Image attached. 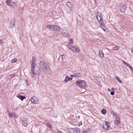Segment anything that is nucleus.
Here are the masks:
<instances>
[{
    "mask_svg": "<svg viewBox=\"0 0 133 133\" xmlns=\"http://www.w3.org/2000/svg\"><path fill=\"white\" fill-rule=\"evenodd\" d=\"M36 57L33 56L32 58L31 63V72L30 74L32 77H34L35 75H39L41 73V71L39 68L36 66L35 62Z\"/></svg>",
    "mask_w": 133,
    "mask_h": 133,
    "instance_id": "1",
    "label": "nucleus"
},
{
    "mask_svg": "<svg viewBox=\"0 0 133 133\" xmlns=\"http://www.w3.org/2000/svg\"><path fill=\"white\" fill-rule=\"evenodd\" d=\"M95 15L97 21L98 22L100 25L103 27H104V24L103 23V21L101 16V13L98 12L96 13Z\"/></svg>",
    "mask_w": 133,
    "mask_h": 133,
    "instance_id": "2",
    "label": "nucleus"
},
{
    "mask_svg": "<svg viewBox=\"0 0 133 133\" xmlns=\"http://www.w3.org/2000/svg\"><path fill=\"white\" fill-rule=\"evenodd\" d=\"M46 27L49 29L52 30L59 31L61 30V28L60 27L56 25H47Z\"/></svg>",
    "mask_w": 133,
    "mask_h": 133,
    "instance_id": "3",
    "label": "nucleus"
},
{
    "mask_svg": "<svg viewBox=\"0 0 133 133\" xmlns=\"http://www.w3.org/2000/svg\"><path fill=\"white\" fill-rule=\"evenodd\" d=\"M76 84L80 88H83L86 86V84L85 83L80 80H78L76 81Z\"/></svg>",
    "mask_w": 133,
    "mask_h": 133,
    "instance_id": "4",
    "label": "nucleus"
},
{
    "mask_svg": "<svg viewBox=\"0 0 133 133\" xmlns=\"http://www.w3.org/2000/svg\"><path fill=\"white\" fill-rule=\"evenodd\" d=\"M67 46L69 49L73 52H76L77 53L80 52V50L77 47L70 45H68Z\"/></svg>",
    "mask_w": 133,
    "mask_h": 133,
    "instance_id": "5",
    "label": "nucleus"
},
{
    "mask_svg": "<svg viewBox=\"0 0 133 133\" xmlns=\"http://www.w3.org/2000/svg\"><path fill=\"white\" fill-rule=\"evenodd\" d=\"M68 131L69 133H79L80 131V129L78 128H69Z\"/></svg>",
    "mask_w": 133,
    "mask_h": 133,
    "instance_id": "6",
    "label": "nucleus"
},
{
    "mask_svg": "<svg viewBox=\"0 0 133 133\" xmlns=\"http://www.w3.org/2000/svg\"><path fill=\"white\" fill-rule=\"evenodd\" d=\"M43 70L47 74H49L50 71V67L47 64L45 66Z\"/></svg>",
    "mask_w": 133,
    "mask_h": 133,
    "instance_id": "7",
    "label": "nucleus"
},
{
    "mask_svg": "<svg viewBox=\"0 0 133 133\" xmlns=\"http://www.w3.org/2000/svg\"><path fill=\"white\" fill-rule=\"evenodd\" d=\"M103 128L104 130H107L109 128V126L110 125V123L108 122H106L105 123L103 124Z\"/></svg>",
    "mask_w": 133,
    "mask_h": 133,
    "instance_id": "8",
    "label": "nucleus"
},
{
    "mask_svg": "<svg viewBox=\"0 0 133 133\" xmlns=\"http://www.w3.org/2000/svg\"><path fill=\"white\" fill-rule=\"evenodd\" d=\"M30 100L32 102L35 104H37L38 103L37 99L35 96L32 97Z\"/></svg>",
    "mask_w": 133,
    "mask_h": 133,
    "instance_id": "9",
    "label": "nucleus"
},
{
    "mask_svg": "<svg viewBox=\"0 0 133 133\" xmlns=\"http://www.w3.org/2000/svg\"><path fill=\"white\" fill-rule=\"evenodd\" d=\"M126 8V6L122 4H121L120 5V9L121 12H122L123 13L125 12Z\"/></svg>",
    "mask_w": 133,
    "mask_h": 133,
    "instance_id": "10",
    "label": "nucleus"
},
{
    "mask_svg": "<svg viewBox=\"0 0 133 133\" xmlns=\"http://www.w3.org/2000/svg\"><path fill=\"white\" fill-rule=\"evenodd\" d=\"M8 115L10 118H11L12 116L16 118H17L18 117V116L15 113H13L12 112L11 113L9 112Z\"/></svg>",
    "mask_w": 133,
    "mask_h": 133,
    "instance_id": "11",
    "label": "nucleus"
},
{
    "mask_svg": "<svg viewBox=\"0 0 133 133\" xmlns=\"http://www.w3.org/2000/svg\"><path fill=\"white\" fill-rule=\"evenodd\" d=\"M46 63L43 62L41 61L39 63V66L42 69L44 68L45 66L47 64Z\"/></svg>",
    "mask_w": 133,
    "mask_h": 133,
    "instance_id": "12",
    "label": "nucleus"
},
{
    "mask_svg": "<svg viewBox=\"0 0 133 133\" xmlns=\"http://www.w3.org/2000/svg\"><path fill=\"white\" fill-rule=\"evenodd\" d=\"M46 63L43 62L41 61L39 63V66L42 69L44 68L45 66L47 64Z\"/></svg>",
    "mask_w": 133,
    "mask_h": 133,
    "instance_id": "13",
    "label": "nucleus"
},
{
    "mask_svg": "<svg viewBox=\"0 0 133 133\" xmlns=\"http://www.w3.org/2000/svg\"><path fill=\"white\" fill-rule=\"evenodd\" d=\"M62 35L65 37H67L68 35V32L65 29L63 30L62 32Z\"/></svg>",
    "mask_w": 133,
    "mask_h": 133,
    "instance_id": "14",
    "label": "nucleus"
},
{
    "mask_svg": "<svg viewBox=\"0 0 133 133\" xmlns=\"http://www.w3.org/2000/svg\"><path fill=\"white\" fill-rule=\"evenodd\" d=\"M72 79V78H70L68 76H66L65 78L64 81L65 83H66L69 81H71Z\"/></svg>",
    "mask_w": 133,
    "mask_h": 133,
    "instance_id": "15",
    "label": "nucleus"
},
{
    "mask_svg": "<svg viewBox=\"0 0 133 133\" xmlns=\"http://www.w3.org/2000/svg\"><path fill=\"white\" fill-rule=\"evenodd\" d=\"M75 76L76 78H78L81 77V76L79 73L76 72L74 73Z\"/></svg>",
    "mask_w": 133,
    "mask_h": 133,
    "instance_id": "16",
    "label": "nucleus"
},
{
    "mask_svg": "<svg viewBox=\"0 0 133 133\" xmlns=\"http://www.w3.org/2000/svg\"><path fill=\"white\" fill-rule=\"evenodd\" d=\"M99 56L101 58H103L104 55L103 51H102L99 50Z\"/></svg>",
    "mask_w": 133,
    "mask_h": 133,
    "instance_id": "17",
    "label": "nucleus"
},
{
    "mask_svg": "<svg viewBox=\"0 0 133 133\" xmlns=\"http://www.w3.org/2000/svg\"><path fill=\"white\" fill-rule=\"evenodd\" d=\"M9 25V27L10 28H13L15 25V22L14 21H11Z\"/></svg>",
    "mask_w": 133,
    "mask_h": 133,
    "instance_id": "18",
    "label": "nucleus"
},
{
    "mask_svg": "<svg viewBox=\"0 0 133 133\" xmlns=\"http://www.w3.org/2000/svg\"><path fill=\"white\" fill-rule=\"evenodd\" d=\"M120 123L119 121V119H117L114 122V123L115 125H118Z\"/></svg>",
    "mask_w": 133,
    "mask_h": 133,
    "instance_id": "19",
    "label": "nucleus"
},
{
    "mask_svg": "<svg viewBox=\"0 0 133 133\" xmlns=\"http://www.w3.org/2000/svg\"><path fill=\"white\" fill-rule=\"evenodd\" d=\"M11 2V0H7L6 1V4L9 6H11V5L10 4V3Z\"/></svg>",
    "mask_w": 133,
    "mask_h": 133,
    "instance_id": "20",
    "label": "nucleus"
},
{
    "mask_svg": "<svg viewBox=\"0 0 133 133\" xmlns=\"http://www.w3.org/2000/svg\"><path fill=\"white\" fill-rule=\"evenodd\" d=\"M122 62L124 64V65H125L126 66H128L130 69H131V68L132 67L129 65V64L125 62L124 60H122Z\"/></svg>",
    "mask_w": 133,
    "mask_h": 133,
    "instance_id": "21",
    "label": "nucleus"
},
{
    "mask_svg": "<svg viewBox=\"0 0 133 133\" xmlns=\"http://www.w3.org/2000/svg\"><path fill=\"white\" fill-rule=\"evenodd\" d=\"M120 48L119 46H116L114 47H113L112 48V49L113 50H117L118 49Z\"/></svg>",
    "mask_w": 133,
    "mask_h": 133,
    "instance_id": "22",
    "label": "nucleus"
},
{
    "mask_svg": "<svg viewBox=\"0 0 133 133\" xmlns=\"http://www.w3.org/2000/svg\"><path fill=\"white\" fill-rule=\"evenodd\" d=\"M89 131V129H85L83 131L82 133H88Z\"/></svg>",
    "mask_w": 133,
    "mask_h": 133,
    "instance_id": "23",
    "label": "nucleus"
},
{
    "mask_svg": "<svg viewBox=\"0 0 133 133\" xmlns=\"http://www.w3.org/2000/svg\"><path fill=\"white\" fill-rule=\"evenodd\" d=\"M46 126L50 129H51L52 127L51 124L49 123H46Z\"/></svg>",
    "mask_w": 133,
    "mask_h": 133,
    "instance_id": "24",
    "label": "nucleus"
},
{
    "mask_svg": "<svg viewBox=\"0 0 133 133\" xmlns=\"http://www.w3.org/2000/svg\"><path fill=\"white\" fill-rule=\"evenodd\" d=\"M115 78L120 83H121L122 81L120 79L119 77L117 76H116L115 77Z\"/></svg>",
    "mask_w": 133,
    "mask_h": 133,
    "instance_id": "25",
    "label": "nucleus"
},
{
    "mask_svg": "<svg viewBox=\"0 0 133 133\" xmlns=\"http://www.w3.org/2000/svg\"><path fill=\"white\" fill-rule=\"evenodd\" d=\"M18 98L20 99L22 101H23V99L25 98L23 96L21 95H19L18 96Z\"/></svg>",
    "mask_w": 133,
    "mask_h": 133,
    "instance_id": "26",
    "label": "nucleus"
},
{
    "mask_svg": "<svg viewBox=\"0 0 133 133\" xmlns=\"http://www.w3.org/2000/svg\"><path fill=\"white\" fill-rule=\"evenodd\" d=\"M101 112L102 114H105L106 113V111L104 109H103L101 110Z\"/></svg>",
    "mask_w": 133,
    "mask_h": 133,
    "instance_id": "27",
    "label": "nucleus"
},
{
    "mask_svg": "<svg viewBox=\"0 0 133 133\" xmlns=\"http://www.w3.org/2000/svg\"><path fill=\"white\" fill-rule=\"evenodd\" d=\"M22 124L25 127H26L27 125V123L26 122L22 121Z\"/></svg>",
    "mask_w": 133,
    "mask_h": 133,
    "instance_id": "28",
    "label": "nucleus"
},
{
    "mask_svg": "<svg viewBox=\"0 0 133 133\" xmlns=\"http://www.w3.org/2000/svg\"><path fill=\"white\" fill-rule=\"evenodd\" d=\"M17 59L16 58H15L12 59L11 61V62L12 63H14L17 62Z\"/></svg>",
    "mask_w": 133,
    "mask_h": 133,
    "instance_id": "29",
    "label": "nucleus"
},
{
    "mask_svg": "<svg viewBox=\"0 0 133 133\" xmlns=\"http://www.w3.org/2000/svg\"><path fill=\"white\" fill-rule=\"evenodd\" d=\"M70 2H68L67 3V6L69 7V8H70V6H71V5L70 4Z\"/></svg>",
    "mask_w": 133,
    "mask_h": 133,
    "instance_id": "30",
    "label": "nucleus"
},
{
    "mask_svg": "<svg viewBox=\"0 0 133 133\" xmlns=\"http://www.w3.org/2000/svg\"><path fill=\"white\" fill-rule=\"evenodd\" d=\"M15 76V75L14 74H12L10 75V77L11 78H12Z\"/></svg>",
    "mask_w": 133,
    "mask_h": 133,
    "instance_id": "31",
    "label": "nucleus"
},
{
    "mask_svg": "<svg viewBox=\"0 0 133 133\" xmlns=\"http://www.w3.org/2000/svg\"><path fill=\"white\" fill-rule=\"evenodd\" d=\"M11 5V6H15L16 5V4H15V2H13L12 3V4Z\"/></svg>",
    "mask_w": 133,
    "mask_h": 133,
    "instance_id": "32",
    "label": "nucleus"
},
{
    "mask_svg": "<svg viewBox=\"0 0 133 133\" xmlns=\"http://www.w3.org/2000/svg\"><path fill=\"white\" fill-rule=\"evenodd\" d=\"M27 120V119L26 118H24L23 119L22 121L26 122Z\"/></svg>",
    "mask_w": 133,
    "mask_h": 133,
    "instance_id": "33",
    "label": "nucleus"
},
{
    "mask_svg": "<svg viewBox=\"0 0 133 133\" xmlns=\"http://www.w3.org/2000/svg\"><path fill=\"white\" fill-rule=\"evenodd\" d=\"M115 93L114 91H112L110 93V94L111 95H114V94Z\"/></svg>",
    "mask_w": 133,
    "mask_h": 133,
    "instance_id": "34",
    "label": "nucleus"
},
{
    "mask_svg": "<svg viewBox=\"0 0 133 133\" xmlns=\"http://www.w3.org/2000/svg\"><path fill=\"white\" fill-rule=\"evenodd\" d=\"M28 80H26L25 81V82L26 83V84L27 86L28 85Z\"/></svg>",
    "mask_w": 133,
    "mask_h": 133,
    "instance_id": "35",
    "label": "nucleus"
},
{
    "mask_svg": "<svg viewBox=\"0 0 133 133\" xmlns=\"http://www.w3.org/2000/svg\"><path fill=\"white\" fill-rule=\"evenodd\" d=\"M70 43H73V42L72 41V39H70Z\"/></svg>",
    "mask_w": 133,
    "mask_h": 133,
    "instance_id": "36",
    "label": "nucleus"
},
{
    "mask_svg": "<svg viewBox=\"0 0 133 133\" xmlns=\"http://www.w3.org/2000/svg\"><path fill=\"white\" fill-rule=\"evenodd\" d=\"M71 77H75V74H74L73 75H70Z\"/></svg>",
    "mask_w": 133,
    "mask_h": 133,
    "instance_id": "37",
    "label": "nucleus"
},
{
    "mask_svg": "<svg viewBox=\"0 0 133 133\" xmlns=\"http://www.w3.org/2000/svg\"><path fill=\"white\" fill-rule=\"evenodd\" d=\"M3 42V41L2 40H1V39L0 40V44L2 43Z\"/></svg>",
    "mask_w": 133,
    "mask_h": 133,
    "instance_id": "38",
    "label": "nucleus"
},
{
    "mask_svg": "<svg viewBox=\"0 0 133 133\" xmlns=\"http://www.w3.org/2000/svg\"><path fill=\"white\" fill-rule=\"evenodd\" d=\"M58 133H63L61 131H58Z\"/></svg>",
    "mask_w": 133,
    "mask_h": 133,
    "instance_id": "39",
    "label": "nucleus"
},
{
    "mask_svg": "<svg viewBox=\"0 0 133 133\" xmlns=\"http://www.w3.org/2000/svg\"><path fill=\"white\" fill-rule=\"evenodd\" d=\"M82 89V91H85V89L84 88H83Z\"/></svg>",
    "mask_w": 133,
    "mask_h": 133,
    "instance_id": "40",
    "label": "nucleus"
},
{
    "mask_svg": "<svg viewBox=\"0 0 133 133\" xmlns=\"http://www.w3.org/2000/svg\"><path fill=\"white\" fill-rule=\"evenodd\" d=\"M111 90L113 91H114V89L113 88H112L111 89Z\"/></svg>",
    "mask_w": 133,
    "mask_h": 133,
    "instance_id": "41",
    "label": "nucleus"
},
{
    "mask_svg": "<svg viewBox=\"0 0 133 133\" xmlns=\"http://www.w3.org/2000/svg\"><path fill=\"white\" fill-rule=\"evenodd\" d=\"M78 119H79L80 118V116H78Z\"/></svg>",
    "mask_w": 133,
    "mask_h": 133,
    "instance_id": "42",
    "label": "nucleus"
},
{
    "mask_svg": "<svg viewBox=\"0 0 133 133\" xmlns=\"http://www.w3.org/2000/svg\"><path fill=\"white\" fill-rule=\"evenodd\" d=\"M108 91H109V92L110 91V90L109 89H108Z\"/></svg>",
    "mask_w": 133,
    "mask_h": 133,
    "instance_id": "43",
    "label": "nucleus"
},
{
    "mask_svg": "<svg viewBox=\"0 0 133 133\" xmlns=\"http://www.w3.org/2000/svg\"><path fill=\"white\" fill-rule=\"evenodd\" d=\"M102 29H103V30H104V31H105V30L103 28H102Z\"/></svg>",
    "mask_w": 133,
    "mask_h": 133,
    "instance_id": "44",
    "label": "nucleus"
},
{
    "mask_svg": "<svg viewBox=\"0 0 133 133\" xmlns=\"http://www.w3.org/2000/svg\"><path fill=\"white\" fill-rule=\"evenodd\" d=\"M61 56H63V55H62Z\"/></svg>",
    "mask_w": 133,
    "mask_h": 133,
    "instance_id": "45",
    "label": "nucleus"
}]
</instances>
